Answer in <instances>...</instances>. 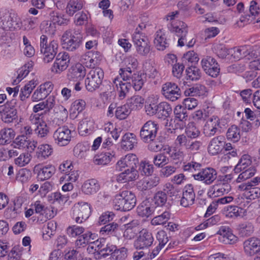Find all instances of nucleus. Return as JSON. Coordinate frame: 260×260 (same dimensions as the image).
Listing matches in <instances>:
<instances>
[{
  "label": "nucleus",
  "instance_id": "nucleus-22",
  "mask_svg": "<svg viewBox=\"0 0 260 260\" xmlns=\"http://www.w3.org/2000/svg\"><path fill=\"white\" fill-rule=\"evenodd\" d=\"M220 120L216 116H212L206 122L203 129V133L206 137H211L217 132L220 127Z\"/></svg>",
  "mask_w": 260,
  "mask_h": 260
},
{
  "label": "nucleus",
  "instance_id": "nucleus-54",
  "mask_svg": "<svg viewBox=\"0 0 260 260\" xmlns=\"http://www.w3.org/2000/svg\"><path fill=\"white\" fill-rule=\"evenodd\" d=\"M131 111L129 107L126 103L117 107L115 112V116L120 120L125 119L130 114Z\"/></svg>",
  "mask_w": 260,
  "mask_h": 260
},
{
  "label": "nucleus",
  "instance_id": "nucleus-8",
  "mask_svg": "<svg viewBox=\"0 0 260 260\" xmlns=\"http://www.w3.org/2000/svg\"><path fill=\"white\" fill-rule=\"evenodd\" d=\"M159 125L154 121H147L141 127L140 131V137L144 143H148L155 139Z\"/></svg>",
  "mask_w": 260,
  "mask_h": 260
},
{
  "label": "nucleus",
  "instance_id": "nucleus-16",
  "mask_svg": "<svg viewBox=\"0 0 260 260\" xmlns=\"http://www.w3.org/2000/svg\"><path fill=\"white\" fill-rule=\"evenodd\" d=\"M139 164L138 158L134 154H128L118 160L116 165V170L121 171L125 168L134 169Z\"/></svg>",
  "mask_w": 260,
  "mask_h": 260
},
{
  "label": "nucleus",
  "instance_id": "nucleus-28",
  "mask_svg": "<svg viewBox=\"0 0 260 260\" xmlns=\"http://www.w3.org/2000/svg\"><path fill=\"white\" fill-rule=\"evenodd\" d=\"M114 217L115 214L112 212H104L100 216L96 224L98 226L104 225L103 228H118L121 226L115 222L108 223L111 221Z\"/></svg>",
  "mask_w": 260,
  "mask_h": 260
},
{
  "label": "nucleus",
  "instance_id": "nucleus-63",
  "mask_svg": "<svg viewBox=\"0 0 260 260\" xmlns=\"http://www.w3.org/2000/svg\"><path fill=\"white\" fill-rule=\"evenodd\" d=\"M50 201H52V203L57 202L60 204H63L68 200L69 197L66 194H61L60 192H56L51 193L49 196Z\"/></svg>",
  "mask_w": 260,
  "mask_h": 260
},
{
  "label": "nucleus",
  "instance_id": "nucleus-18",
  "mask_svg": "<svg viewBox=\"0 0 260 260\" xmlns=\"http://www.w3.org/2000/svg\"><path fill=\"white\" fill-rule=\"evenodd\" d=\"M53 88V84L47 82L41 84L33 93L31 99L33 101H39L46 98Z\"/></svg>",
  "mask_w": 260,
  "mask_h": 260
},
{
  "label": "nucleus",
  "instance_id": "nucleus-55",
  "mask_svg": "<svg viewBox=\"0 0 260 260\" xmlns=\"http://www.w3.org/2000/svg\"><path fill=\"white\" fill-rule=\"evenodd\" d=\"M187 79L192 81H197L201 78V71L199 69L194 66H191L186 70Z\"/></svg>",
  "mask_w": 260,
  "mask_h": 260
},
{
  "label": "nucleus",
  "instance_id": "nucleus-51",
  "mask_svg": "<svg viewBox=\"0 0 260 260\" xmlns=\"http://www.w3.org/2000/svg\"><path fill=\"white\" fill-rule=\"evenodd\" d=\"M154 171L153 165L150 164L146 161H142L139 165L138 173L139 172L142 175L150 176Z\"/></svg>",
  "mask_w": 260,
  "mask_h": 260
},
{
  "label": "nucleus",
  "instance_id": "nucleus-11",
  "mask_svg": "<svg viewBox=\"0 0 260 260\" xmlns=\"http://www.w3.org/2000/svg\"><path fill=\"white\" fill-rule=\"evenodd\" d=\"M202 67L209 76L216 78L220 72L219 65L216 60L211 56H206L201 61Z\"/></svg>",
  "mask_w": 260,
  "mask_h": 260
},
{
  "label": "nucleus",
  "instance_id": "nucleus-60",
  "mask_svg": "<svg viewBox=\"0 0 260 260\" xmlns=\"http://www.w3.org/2000/svg\"><path fill=\"white\" fill-rule=\"evenodd\" d=\"M31 177V171L27 169H20L16 176V179L22 183L27 182Z\"/></svg>",
  "mask_w": 260,
  "mask_h": 260
},
{
  "label": "nucleus",
  "instance_id": "nucleus-14",
  "mask_svg": "<svg viewBox=\"0 0 260 260\" xmlns=\"http://www.w3.org/2000/svg\"><path fill=\"white\" fill-rule=\"evenodd\" d=\"M154 239L152 234L147 229H142L139 232V236L135 241L134 245L137 249H142L150 247Z\"/></svg>",
  "mask_w": 260,
  "mask_h": 260
},
{
  "label": "nucleus",
  "instance_id": "nucleus-13",
  "mask_svg": "<svg viewBox=\"0 0 260 260\" xmlns=\"http://www.w3.org/2000/svg\"><path fill=\"white\" fill-rule=\"evenodd\" d=\"M70 61L69 54L66 52H61L56 56L55 60L51 67V71L56 74H60L69 67Z\"/></svg>",
  "mask_w": 260,
  "mask_h": 260
},
{
  "label": "nucleus",
  "instance_id": "nucleus-35",
  "mask_svg": "<svg viewBox=\"0 0 260 260\" xmlns=\"http://www.w3.org/2000/svg\"><path fill=\"white\" fill-rule=\"evenodd\" d=\"M121 144V147L123 149H132L135 145L137 144V140L135 135L130 133L125 134L122 137Z\"/></svg>",
  "mask_w": 260,
  "mask_h": 260
},
{
  "label": "nucleus",
  "instance_id": "nucleus-49",
  "mask_svg": "<svg viewBox=\"0 0 260 260\" xmlns=\"http://www.w3.org/2000/svg\"><path fill=\"white\" fill-rule=\"evenodd\" d=\"M83 7V4L79 0H71L68 3L66 7V12L70 16H73L77 11L80 10Z\"/></svg>",
  "mask_w": 260,
  "mask_h": 260
},
{
  "label": "nucleus",
  "instance_id": "nucleus-29",
  "mask_svg": "<svg viewBox=\"0 0 260 260\" xmlns=\"http://www.w3.org/2000/svg\"><path fill=\"white\" fill-rule=\"evenodd\" d=\"M138 177V171L136 169L127 168L117 176V181L121 183L129 182L136 180Z\"/></svg>",
  "mask_w": 260,
  "mask_h": 260
},
{
  "label": "nucleus",
  "instance_id": "nucleus-27",
  "mask_svg": "<svg viewBox=\"0 0 260 260\" xmlns=\"http://www.w3.org/2000/svg\"><path fill=\"white\" fill-rule=\"evenodd\" d=\"M238 189L244 191L245 196L250 200L260 198V188L258 187H252L248 183H242L238 186Z\"/></svg>",
  "mask_w": 260,
  "mask_h": 260
},
{
  "label": "nucleus",
  "instance_id": "nucleus-58",
  "mask_svg": "<svg viewBox=\"0 0 260 260\" xmlns=\"http://www.w3.org/2000/svg\"><path fill=\"white\" fill-rule=\"evenodd\" d=\"M169 162V158L164 153H158L154 156L153 162L158 168H162Z\"/></svg>",
  "mask_w": 260,
  "mask_h": 260
},
{
  "label": "nucleus",
  "instance_id": "nucleus-41",
  "mask_svg": "<svg viewBox=\"0 0 260 260\" xmlns=\"http://www.w3.org/2000/svg\"><path fill=\"white\" fill-rule=\"evenodd\" d=\"M114 155L110 152H103L94 157L93 162L96 165H106L111 161Z\"/></svg>",
  "mask_w": 260,
  "mask_h": 260
},
{
  "label": "nucleus",
  "instance_id": "nucleus-3",
  "mask_svg": "<svg viewBox=\"0 0 260 260\" xmlns=\"http://www.w3.org/2000/svg\"><path fill=\"white\" fill-rule=\"evenodd\" d=\"M82 39L80 34L73 32L71 30H67L62 36V47L69 51H75L81 45Z\"/></svg>",
  "mask_w": 260,
  "mask_h": 260
},
{
  "label": "nucleus",
  "instance_id": "nucleus-20",
  "mask_svg": "<svg viewBox=\"0 0 260 260\" xmlns=\"http://www.w3.org/2000/svg\"><path fill=\"white\" fill-rule=\"evenodd\" d=\"M169 212L165 210L159 215L154 217L151 220V223L153 225H162L164 228H177L181 226L180 224L173 222H168L170 218Z\"/></svg>",
  "mask_w": 260,
  "mask_h": 260
},
{
  "label": "nucleus",
  "instance_id": "nucleus-38",
  "mask_svg": "<svg viewBox=\"0 0 260 260\" xmlns=\"http://www.w3.org/2000/svg\"><path fill=\"white\" fill-rule=\"evenodd\" d=\"M165 190V189H164ZM168 196L165 191H158L154 195L153 197V201L157 208L159 207H166L168 208L170 206L169 203H167Z\"/></svg>",
  "mask_w": 260,
  "mask_h": 260
},
{
  "label": "nucleus",
  "instance_id": "nucleus-50",
  "mask_svg": "<svg viewBox=\"0 0 260 260\" xmlns=\"http://www.w3.org/2000/svg\"><path fill=\"white\" fill-rule=\"evenodd\" d=\"M172 108L166 102H161L158 104L156 115L159 118L167 117L171 113Z\"/></svg>",
  "mask_w": 260,
  "mask_h": 260
},
{
  "label": "nucleus",
  "instance_id": "nucleus-32",
  "mask_svg": "<svg viewBox=\"0 0 260 260\" xmlns=\"http://www.w3.org/2000/svg\"><path fill=\"white\" fill-rule=\"evenodd\" d=\"M113 83L117 87L119 99L121 100L124 99L127 94L129 92V89L132 87L131 82H124L118 79H115L113 81Z\"/></svg>",
  "mask_w": 260,
  "mask_h": 260
},
{
  "label": "nucleus",
  "instance_id": "nucleus-15",
  "mask_svg": "<svg viewBox=\"0 0 260 260\" xmlns=\"http://www.w3.org/2000/svg\"><path fill=\"white\" fill-rule=\"evenodd\" d=\"M217 171L212 168H206L192 176L196 180L202 181L206 185L211 184L217 178Z\"/></svg>",
  "mask_w": 260,
  "mask_h": 260
},
{
  "label": "nucleus",
  "instance_id": "nucleus-47",
  "mask_svg": "<svg viewBox=\"0 0 260 260\" xmlns=\"http://www.w3.org/2000/svg\"><path fill=\"white\" fill-rule=\"evenodd\" d=\"M36 85V81L31 80L21 89L19 98L21 101L23 102L29 98L30 94Z\"/></svg>",
  "mask_w": 260,
  "mask_h": 260
},
{
  "label": "nucleus",
  "instance_id": "nucleus-2",
  "mask_svg": "<svg viewBox=\"0 0 260 260\" xmlns=\"http://www.w3.org/2000/svg\"><path fill=\"white\" fill-rule=\"evenodd\" d=\"M113 203L117 210L129 211L135 206L136 198L132 191L124 190L115 195Z\"/></svg>",
  "mask_w": 260,
  "mask_h": 260
},
{
  "label": "nucleus",
  "instance_id": "nucleus-57",
  "mask_svg": "<svg viewBox=\"0 0 260 260\" xmlns=\"http://www.w3.org/2000/svg\"><path fill=\"white\" fill-rule=\"evenodd\" d=\"M229 229H220L217 233L223 236L224 241L227 240L229 243H233L237 240V237Z\"/></svg>",
  "mask_w": 260,
  "mask_h": 260
},
{
  "label": "nucleus",
  "instance_id": "nucleus-36",
  "mask_svg": "<svg viewBox=\"0 0 260 260\" xmlns=\"http://www.w3.org/2000/svg\"><path fill=\"white\" fill-rule=\"evenodd\" d=\"M160 182L159 177L156 175L143 180L139 183V187L142 190H147L156 187Z\"/></svg>",
  "mask_w": 260,
  "mask_h": 260
},
{
  "label": "nucleus",
  "instance_id": "nucleus-12",
  "mask_svg": "<svg viewBox=\"0 0 260 260\" xmlns=\"http://www.w3.org/2000/svg\"><path fill=\"white\" fill-rule=\"evenodd\" d=\"M55 143L59 146H64L69 144L72 138V131L68 126L58 127L53 134Z\"/></svg>",
  "mask_w": 260,
  "mask_h": 260
},
{
  "label": "nucleus",
  "instance_id": "nucleus-45",
  "mask_svg": "<svg viewBox=\"0 0 260 260\" xmlns=\"http://www.w3.org/2000/svg\"><path fill=\"white\" fill-rule=\"evenodd\" d=\"M55 169L52 165H47L40 170L38 177L41 180L49 179L55 173Z\"/></svg>",
  "mask_w": 260,
  "mask_h": 260
},
{
  "label": "nucleus",
  "instance_id": "nucleus-59",
  "mask_svg": "<svg viewBox=\"0 0 260 260\" xmlns=\"http://www.w3.org/2000/svg\"><path fill=\"white\" fill-rule=\"evenodd\" d=\"M31 155L28 152H24L15 159V164L19 167H24L31 160Z\"/></svg>",
  "mask_w": 260,
  "mask_h": 260
},
{
  "label": "nucleus",
  "instance_id": "nucleus-52",
  "mask_svg": "<svg viewBox=\"0 0 260 260\" xmlns=\"http://www.w3.org/2000/svg\"><path fill=\"white\" fill-rule=\"evenodd\" d=\"M174 113L175 115V119L174 122H175L176 120L182 122L186 120L187 118V110L184 106H176L174 110Z\"/></svg>",
  "mask_w": 260,
  "mask_h": 260
},
{
  "label": "nucleus",
  "instance_id": "nucleus-31",
  "mask_svg": "<svg viewBox=\"0 0 260 260\" xmlns=\"http://www.w3.org/2000/svg\"><path fill=\"white\" fill-rule=\"evenodd\" d=\"M53 153V148L47 144L39 145L36 149V157L40 160H43Z\"/></svg>",
  "mask_w": 260,
  "mask_h": 260
},
{
  "label": "nucleus",
  "instance_id": "nucleus-4",
  "mask_svg": "<svg viewBox=\"0 0 260 260\" xmlns=\"http://www.w3.org/2000/svg\"><path fill=\"white\" fill-rule=\"evenodd\" d=\"M104 73L100 68L91 69L85 80L87 90L92 92L98 89L102 83Z\"/></svg>",
  "mask_w": 260,
  "mask_h": 260
},
{
  "label": "nucleus",
  "instance_id": "nucleus-44",
  "mask_svg": "<svg viewBox=\"0 0 260 260\" xmlns=\"http://www.w3.org/2000/svg\"><path fill=\"white\" fill-rule=\"evenodd\" d=\"M93 128L92 121L87 119L82 120L78 126L79 133L82 136L91 134Z\"/></svg>",
  "mask_w": 260,
  "mask_h": 260
},
{
  "label": "nucleus",
  "instance_id": "nucleus-56",
  "mask_svg": "<svg viewBox=\"0 0 260 260\" xmlns=\"http://www.w3.org/2000/svg\"><path fill=\"white\" fill-rule=\"evenodd\" d=\"M144 71L146 76H148L149 78H154L157 75V71L154 62H146L144 65Z\"/></svg>",
  "mask_w": 260,
  "mask_h": 260
},
{
  "label": "nucleus",
  "instance_id": "nucleus-21",
  "mask_svg": "<svg viewBox=\"0 0 260 260\" xmlns=\"http://www.w3.org/2000/svg\"><path fill=\"white\" fill-rule=\"evenodd\" d=\"M195 193L192 184H188L185 186L180 200V205L184 207H188L194 204Z\"/></svg>",
  "mask_w": 260,
  "mask_h": 260
},
{
  "label": "nucleus",
  "instance_id": "nucleus-62",
  "mask_svg": "<svg viewBox=\"0 0 260 260\" xmlns=\"http://www.w3.org/2000/svg\"><path fill=\"white\" fill-rule=\"evenodd\" d=\"M33 62L29 61L25 63L21 69L19 70V73L17 77L18 81H20L22 79L26 77L29 73L30 70L32 68Z\"/></svg>",
  "mask_w": 260,
  "mask_h": 260
},
{
  "label": "nucleus",
  "instance_id": "nucleus-24",
  "mask_svg": "<svg viewBox=\"0 0 260 260\" xmlns=\"http://www.w3.org/2000/svg\"><path fill=\"white\" fill-rule=\"evenodd\" d=\"M58 44L57 41L53 40L50 42L48 46L41 50L43 54V61L45 63H49L52 61L57 52Z\"/></svg>",
  "mask_w": 260,
  "mask_h": 260
},
{
  "label": "nucleus",
  "instance_id": "nucleus-10",
  "mask_svg": "<svg viewBox=\"0 0 260 260\" xmlns=\"http://www.w3.org/2000/svg\"><path fill=\"white\" fill-rule=\"evenodd\" d=\"M161 93L167 99L172 102L177 100L181 95L179 86L172 82H167L162 85Z\"/></svg>",
  "mask_w": 260,
  "mask_h": 260
},
{
  "label": "nucleus",
  "instance_id": "nucleus-6",
  "mask_svg": "<svg viewBox=\"0 0 260 260\" xmlns=\"http://www.w3.org/2000/svg\"><path fill=\"white\" fill-rule=\"evenodd\" d=\"M133 41L139 54L146 56L149 53L150 50L149 39L144 34L140 33L138 28L133 35Z\"/></svg>",
  "mask_w": 260,
  "mask_h": 260
},
{
  "label": "nucleus",
  "instance_id": "nucleus-23",
  "mask_svg": "<svg viewBox=\"0 0 260 260\" xmlns=\"http://www.w3.org/2000/svg\"><path fill=\"white\" fill-rule=\"evenodd\" d=\"M224 140V137L221 135L212 138L208 146V152L212 155L219 154L223 149Z\"/></svg>",
  "mask_w": 260,
  "mask_h": 260
},
{
  "label": "nucleus",
  "instance_id": "nucleus-9",
  "mask_svg": "<svg viewBox=\"0 0 260 260\" xmlns=\"http://www.w3.org/2000/svg\"><path fill=\"white\" fill-rule=\"evenodd\" d=\"M73 217L77 223H81L88 218L91 214L90 205L86 202H79L73 208Z\"/></svg>",
  "mask_w": 260,
  "mask_h": 260
},
{
  "label": "nucleus",
  "instance_id": "nucleus-37",
  "mask_svg": "<svg viewBox=\"0 0 260 260\" xmlns=\"http://www.w3.org/2000/svg\"><path fill=\"white\" fill-rule=\"evenodd\" d=\"M144 103V99L141 96L136 95L128 99L126 104L131 111H136L143 107Z\"/></svg>",
  "mask_w": 260,
  "mask_h": 260
},
{
  "label": "nucleus",
  "instance_id": "nucleus-30",
  "mask_svg": "<svg viewBox=\"0 0 260 260\" xmlns=\"http://www.w3.org/2000/svg\"><path fill=\"white\" fill-rule=\"evenodd\" d=\"M154 44L156 48L160 51H163L169 47V43L166 35L161 30L156 31L154 40Z\"/></svg>",
  "mask_w": 260,
  "mask_h": 260
},
{
  "label": "nucleus",
  "instance_id": "nucleus-5",
  "mask_svg": "<svg viewBox=\"0 0 260 260\" xmlns=\"http://www.w3.org/2000/svg\"><path fill=\"white\" fill-rule=\"evenodd\" d=\"M1 27L5 30H13L21 27L20 19L14 13H10L7 10L0 11Z\"/></svg>",
  "mask_w": 260,
  "mask_h": 260
},
{
  "label": "nucleus",
  "instance_id": "nucleus-34",
  "mask_svg": "<svg viewBox=\"0 0 260 260\" xmlns=\"http://www.w3.org/2000/svg\"><path fill=\"white\" fill-rule=\"evenodd\" d=\"M232 55L234 58L240 60L243 58L249 59V46L244 45L238 47H235L231 50Z\"/></svg>",
  "mask_w": 260,
  "mask_h": 260
},
{
  "label": "nucleus",
  "instance_id": "nucleus-25",
  "mask_svg": "<svg viewBox=\"0 0 260 260\" xmlns=\"http://www.w3.org/2000/svg\"><path fill=\"white\" fill-rule=\"evenodd\" d=\"M244 249L245 253L248 255H253L260 252V240L256 238H251L244 242Z\"/></svg>",
  "mask_w": 260,
  "mask_h": 260
},
{
  "label": "nucleus",
  "instance_id": "nucleus-7",
  "mask_svg": "<svg viewBox=\"0 0 260 260\" xmlns=\"http://www.w3.org/2000/svg\"><path fill=\"white\" fill-rule=\"evenodd\" d=\"M16 106L17 101L13 99L0 107V115L3 121L9 123L17 119Z\"/></svg>",
  "mask_w": 260,
  "mask_h": 260
},
{
  "label": "nucleus",
  "instance_id": "nucleus-1",
  "mask_svg": "<svg viewBox=\"0 0 260 260\" xmlns=\"http://www.w3.org/2000/svg\"><path fill=\"white\" fill-rule=\"evenodd\" d=\"M179 12L176 11L167 15V20L171 21L168 24V28L171 33L178 38V46L182 47L186 45L188 47H192L195 41L189 37L187 25L183 21L175 20Z\"/></svg>",
  "mask_w": 260,
  "mask_h": 260
},
{
  "label": "nucleus",
  "instance_id": "nucleus-48",
  "mask_svg": "<svg viewBox=\"0 0 260 260\" xmlns=\"http://www.w3.org/2000/svg\"><path fill=\"white\" fill-rule=\"evenodd\" d=\"M226 136L229 140L233 142L239 141L241 138L240 128L236 125L231 126L226 132Z\"/></svg>",
  "mask_w": 260,
  "mask_h": 260
},
{
  "label": "nucleus",
  "instance_id": "nucleus-39",
  "mask_svg": "<svg viewBox=\"0 0 260 260\" xmlns=\"http://www.w3.org/2000/svg\"><path fill=\"white\" fill-rule=\"evenodd\" d=\"M84 253L81 249H67L64 251V258L66 260H83Z\"/></svg>",
  "mask_w": 260,
  "mask_h": 260
},
{
  "label": "nucleus",
  "instance_id": "nucleus-42",
  "mask_svg": "<svg viewBox=\"0 0 260 260\" xmlns=\"http://www.w3.org/2000/svg\"><path fill=\"white\" fill-rule=\"evenodd\" d=\"M15 132L12 128H4L0 131V144L5 145L10 143L14 138Z\"/></svg>",
  "mask_w": 260,
  "mask_h": 260
},
{
  "label": "nucleus",
  "instance_id": "nucleus-61",
  "mask_svg": "<svg viewBox=\"0 0 260 260\" xmlns=\"http://www.w3.org/2000/svg\"><path fill=\"white\" fill-rule=\"evenodd\" d=\"M134 72L129 67L123 68H120L119 71V75L122 79L124 82H131L132 81L133 74L132 73Z\"/></svg>",
  "mask_w": 260,
  "mask_h": 260
},
{
  "label": "nucleus",
  "instance_id": "nucleus-46",
  "mask_svg": "<svg viewBox=\"0 0 260 260\" xmlns=\"http://www.w3.org/2000/svg\"><path fill=\"white\" fill-rule=\"evenodd\" d=\"M242 209L236 206H226L222 210L223 214L229 218H235L241 216Z\"/></svg>",
  "mask_w": 260,
  "mask_h": 260
},
{
  "label": "nucleus",
  "instance_id": "nucleus-53",
  "mask_svg": "<svg viewBox=\"0 0 260 260\" xmlns=\"http://www.w3.org/2000/svg\"><path fill=\"white\" fill-rule=\"evenodd\" d=\"M185 133L188 138L191 139L197 138L201 134L199 129L193 122L188 123L185 128Z\"/></svg>",
  "mask_w": 260,
  "mask_h": 260
},
{
  "label": "nucleus",
  "instance_id": "nucleus-43",
  "mask_svg": "<svg viewBox=\"0 0 260 260\" xmlns=\"http://www.w3.org/2000/svg\"><path fill=\"white\" fill-rule=\"evenodd\" d=\"M146 80L144 74L134 73L131 81L132 86L136 91H139L142 89Z\"/></svg>",
  "mask_w": 260,
  "mask_h": 260
},
{
  "label": "nucleus",
  "instance_id": "nucleus-17",
  "mask_svg": "<svg viewBox=\"0 0 260 260\" xmlns=\"http://www.w3.org/2000/svg\"><path fill=\"white\" fill-rule=\"evenodd\" d=\"M51 21L48 24L46 23V27L45 28V31L48 32L49 34H54L56 31L55 24H57L59 25H67L69 20L66 18H64V16L58 13H52L51 18Z\"/></svg>",
  "mask_w": 260,
  "mask_h": 260
},
{
  "label": "nucleus",
  "instance_id": "nucleus-19",
  "mask_svg": "<svg viewBox=\"0 0 260 260\" xmlns=\"http://www.w3.org/2000/svg\"><path fill=\"white\" fill-rule=\"evenodd\" d=\"M86 75V70L82 63H76L68 70L67 78L70 81L82 80Z\"/></svg>",
  "mask_w": 260,
  "mask_h": 260
},
{
  "label": "nucleus",
  "instance_id": "nucleus-40",
  "mask_svg": "<svg viewBox=\"0 0 260 260\" xmlns=\"http://www.w3.org/2000/svg\"><path fill=\"white\" fill-rule=\"evenodd\" d=\"M252 162L251 157L248 154L242 155L238 164L234 169V174H237L246 169L251 165Z\"/></svg>",
  "mask_w": 260,
  "mask_h": 260
},
{
  "label": "nucleus",
  "instance_id": "nucleus-33",
  "mask_svg": "<svg viewBox=\"0 0 260 260\" xmlns=\"http://www.w3.org/2000/svg\"><path fill=\"white\" fill-rule=\"evenodd\" d=\"M100 186L98 181L94 179L87 180L82 186V191L86 194L95 193L100 189Z\"/></svg>",
  "mask_w": 260,
  "mask_h": 260
},
{
  "label": "nucleus",
  "instance_id": "nucleus-26",
  "mask_svg": "<svg viewBox=\"0 0 260 260\" xmlns=\"http://www.w3.org/2000/svg\"><path fill=\"white\" fill-rule=\"evenodd\" d=\"M231 189V185L228 183L216 184L210 186L207 194L208 197L214 198L228 193Z\"/></svg>",
  "mask_w": 260,
  "mask_h": 260
},
{
  "label": "nucleus",
  "instance_id": "nucleus-64",
  "mask_svg": "<svg viewBox=\"0 0 260 260\" xmlns=\"http://www.w3.org/2000/svg\"><path fill=\"white\" fill-rule=\"evenodd\" d=\"M157 210V207H140L138 208V213L142 216L149 217Z\"/></svg>",
  "mask_w": 260,
  "mask_h": 260
}]
</instances>
